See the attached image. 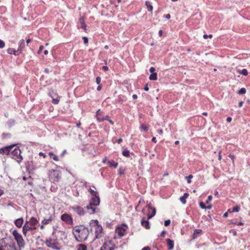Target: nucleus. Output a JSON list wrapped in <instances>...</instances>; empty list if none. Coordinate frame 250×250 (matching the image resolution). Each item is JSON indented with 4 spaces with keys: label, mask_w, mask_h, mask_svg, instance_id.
Masks as SVG:
<instances>
[{
    "label": "nucleus",
    "mask_w": 250,
    "mask_h": 250,
    "mask_svg": "<svg viewBox=\"0 0 250 250\" xmlns=\"http://www.w3.org/2000/svg\"><path fill=\"white\" fill-rule=\"evenodd\" d=\"M16 146L15 144H13L10 146H4L3 147L0 148V154H5V155H9L13 147Z\"/></svg>",
    "instance_id": "10"
},
{
    "label": "nucleus",
    "mask_w": 250,
    "mask_h": 250,
    "mask_svg": "<svg viewBox=\"0 0 250 250\" xmlns=\"http://www.w3.org/2000/svg\"><path fill=\"white\" fill-rule=\"evenodd\" d=\"M93 207H94L93 205L91 204V203L89 202V204L86 206V208L87 210H88L89 209H92Z\"/></svg>",
    "instance_id": "57"
},
{
    "label": "nucleus",
    "mask_w": 250,
    "mask_h": 250,
    "mask_svg": "<svg viewBox=\"0 0 250 250\" xmlns=\"http://www.w3.org/2000/svg\"><path fill=\"white\" fill-rule=\"evenodd\" d=\"M88 190L92 197L99 196V193L97 191H95L91 189L90 188H88Z\"/></svg>",
    "instance_id": "30"
},
{
    "label": "nucleus",
    "mask_w": 250,
    "mask_h": 250,
    "mask_svg": "<svg viewBox=\"0 0 250 250\" xmlns=\"http://www.w3.org/2000/svg\"><path fill=\"white\" fill-rule=\"evenodd\" d=\"M166 241H167V246L168 247V249L169 250H171L173 249V248H174L173 240H172L169 238H167L166 239Z\"/></svg>",
    "instance_id": "20"
},
{
    "label": "nucleus",
    "mask_w": 250,
    "mask_h": 250,
    "mask_svg": "<svg viewBox=\"0 0 250 250\" xmlns=\"http://www.w3.org/2000/svg\"><path fill=\"white\" fill-rule=\"evenodd\" d=\"M27 170L29 173H31L33 170H35L37 168L36 164L33 161V160H29L25 164Z\"/></svg>",
    "instance_id": "9"
},
{
    "label": "nucleus",
    "mask_w": 250,
    "mask_h": 250,
    "mask_svg": "<svg viewBox=\"0 0 250 250\" xmlns=\"http://www.w3.org/2000/svg\"><path fill=\"white\" fill-rule=\"evenodd\" d=\"M45 244L47 247L54 250H60L62 249L61 246H56V244H54V242H52V239L51 238L47 239L45 242Z\"/></svg>",
    "instance_id": "11"
},
{
    "label": "nucleus",
    "mask_w": 250,
    "mask_h": 250,
    "mask_svg": "<svg viewBox=\"0 0 250 250\" xmlns=\"http://www.w3.org/2000/svg\"><path fill=\"white\" fill-rule=\"evenodd\" d=\"M21 53H22V51H21L20 49H19L18 48V49L17 50H15L14 55L15 56H18L20 54H21Z\"/></svg>",
    "instance_id": "48"
},
{
    "label": "nucleus",
    "mask_w": 250,
    "mask_h": 250,
    "mask_svg": "<svg viewBox=\"0 0 250 250\" xmlns=\"http://www.w3.org/2000/svg\"><path fill=\"white\" fill-rule=\"evenodd\" d=\"M142 250H150V248L149 247H145Z\"/></svg>",
    "instance_id": "64"
},
{
    "label": "nucleus",
    "mask_w": 250,
    "mask_h": 250,
    "mask_svg": "<svg viewBox=\"0 0 250 250\" xmlns=\"http://www.w3.org/2000/svg\"><path fill=\"white\" fill-rule=\"evenodd\" d=\"M6 238L0 239V250H9V242H7Z\"/></svg>",
    "instance_id": "12"
},
{
    "label": "nucleus",
    "mask_w": 250,
    "mask_h": 250,
    "mask_svg": "<svg viewBox=\"0 0 250 250\" xmlns=\"http://www.w3.org/2000/svg\"><path fill=\"white\" fill-rule=\"evenodd\" d=\"M105 243H107V245H108L109 246H111L112 245L114 244L113 241L111 240H108L104 241Z\"/></svg>",
    "instance_id": "53"
},
{
    "label": "nucleus",
    "mask_w": 250,
    "mask_h": 250,
    "mask_svg": "<svg viewBox=\"0 0 250 250\" xmlns=\"http://www.w3.org/2000/svg\"><path fill=\"white\" fill-rule=\"evenodd\" d=\"M15 50V49H14V48H9L7 50V52L8 54L14 55V54H15L14 53Z\"/></svg>",
    "instance_id": "43"
},
{
    "label": "nucleus",
    "mask_w": 250,
    "mask_h": 250,
    "mask_svg": "<svg viewBox=\"0 0 250 250\" xmlns=\"http://www.w3.org/2000/svg\"><path fill=\"white\" fill-rule=\"evenodd\" d=\"M49 155L51 158H52L54 160L56 161H58L59 160V158L58 156L55 155L53 152H49Z\"/></svg>",
    "instance_id": "35"
},
{
    "label": "nucleus",
    "mask_w": 250,
    "mask_h": 250,
    "mask_svg": "<svg viewBox=\"0 0 250 250\" xmlns=\"http://www.w3.org/2000/svg\"><path fill=\"white\" fill-rule=\"evenodd\" d=\"M213 37L212 34L207 35V34H204L203 35V38L205 39H207L208 38H212Z\"/></svg>",
    "instance_id": "50"
},
{
    "label": "nucleus",
    "mask_w": 250,
    "mask_h": 250,
    "mask_svg": "<svg viewBox=\"0 0 250 250\" xmlns=\"http://www.w3.org/2000/svg\"><path fill=\"white\" fill-rule=\"evenodd\" d=\"M30 225L34 226L38 223V220L34 217H32L29 220Z\"/></svg>",
    "instance_id": "25"
},
{
    "label": "nucleus",
    "mask_w": 250,
    "mask_h": 250,
    "mask_svg": "<svg viewBox=\"0 0 250 250\" xmlns=\"http://www.w3.org/2000/svg\"><path fill=\"white\" fill-rule=\"evenodd\" d=\"M102 88V85L101 84H98V86L97 88V90L100 91L101 90Z\"/></svg>",
    "instance_id": "63"
},
{
    "label": "nucleus",
    "mask_w": 250,
    "mask_h": 250,
    "mask_svg": "<svg viewBox=\"0 0 250 250\" xmlns=\"http://www.w3.org/2000/svg\"><path fill=\"white\" fill-rule=\"evenodd\" d=\"M246 92V89L245 88H241L237 92L239 95H242L245 94Z\"/></svg>",
    "instance_id": "41"
},
{
    "label": "nucleus",
    "mask_w": 250,
    "mask_h": 250,
    "mask_svg": "<svg viewBox=\"0 0 250 250\" xmlns=\"http://www.w3.org/2000/svg\"><path fill=\"white\" fill-rule=\"evenodd\" d=\"M101 82V78L100 77L98 76L96 78V82L97 84H100Z\"/></svg>",
    "instance_id": "51"
},
{
    "label": "nucleus",
    "mask_w": 250,
    "mask_h": 250,
    "mask_svg": "<svg viewBox=\"0 0 250 250\" xmlns=\"http://www.w3.org/2000/svg\"><path fill=\"white\" fill-rule=\"evenodd\" d=\"M43 48H44L43 46V45H41L40 46L38 52V54H40L42 52V50L43 49Z\"/></svg>",
    "instance_id": "61"
},
{
    "label": "nucleus",
    "mask_w": 250,
    "mask_h": 250,
    "mask_svg": "<svg viewBox=\"0 0 250 250\" xmlns=\"http://www.w3.org/2000/svg\"><path fill=\"white\" fill-rule=\"evenodd\" d=\"M61 177V172L58 170L52 169L49 171V178L52 182H58Z\"/></svg>",
    "instance_id": "6"
},
{
    "label": "nucleus",
    "mask_w": 250,
    "mask_h": 250,
    "mask_svg": "<svg viewBox=\"0 0 250 250\" xmlns=\"http://www.w3.org/2000/svg\"><path fill=\"white\" fill-rule=\"evenodd\" d=\"M88 190L92 197L99 196V193L97 191H95L91 189L90 188H88Z\"/></svg>",
    "instance_id": "29"
},
{
    "label": "nucleus",
    "mask_w": 250,
    "mask_h": 250,
    "mask_svg": "<svg viewBox=\"0 0 250 250\" xmlns=\"http://www.w3.org/2000/svg\"><path fill=\"white\" fill-rule=\"evenodd\" d=\"M72 209L80 216L84 215L85 213L84 209L80 206H73L72 207Z\"/></svg>",
    "instance_id": "13"
},
{
    "label": "nucleus",
    "mask_w": 250,
    "mask_h": 250,
    "mask_svg": "<svg viewBox=\"0 0 250 250\" xmlns=\"http://www.w3.org/2000/svg\"><path fill=\"white\" fill-rule=\"evenodd\" d=\"M52 220H53V217L51 215V216H50V217L48 219H44L42 221V224L43 225L48 224Z\"/></svg>",
    "instance_id": "31"
},
{
    "label": "nucleus",
    "mask_w": 250,
    "mask_h": 250,
    "mask_svg": "<svg viewBox=\"0 0 250 250\" xmlns=\"http://www.w3.org/2000/svg\"><path fill=\"white\" fill-rule=\"evenodd\" d=\"M146 6L148 11H152L153 10V6L151 5V2L149 1H146Z\"/></svg>",
    "instance_id": "32"
},
{
    "label": "nucleus",
    "mask_w": 250,
    "mask_h": 250,
    "mask_svg": "<svg viewBox=\"0 0 250 250\" xmlns=\"http://www.w3.org/2000/svg\"><path fill=\"white\" fill-rule=\"evenodd\" d=\"M230 233H232L233 236H236L237 235V231L234 229H231L229 231Z\"/></svg>",
    "instance_id": "56"
},
{
    "label": "nucleus",
    "mask_w": 250,
    "mask_h": 250,
    "mask_svg": "<svg viewBox=\"0 0 250 250\" xmlns=\"http://www.w3.org/2000/svg\"><path fill=\"white\" fill-rule=\"evenodd\" d=\"M37 227L33 226L27 225L23 226L22 227V232L24 236H26L27 232L30 230H36Z\"/></svg>",
    "instance_id": "14"
},
{
    "label": "nucleus",
    "mask_w": 250,
    "mask_h": 250,
    "mask_svg": "<svg viewBox=\"0 0 250 250\" xmlns=\"http://www.w3.org/2000/svg\"><path fill=\"white\" fill-rule=\"evenodd\" d=\"M79 22L81 24V28L84 31L86 30V25L84 21V18L83 17H82L79 19Z\"/></svg>",
    "instance_id": "21"
},
{
    "label": "nucleus",
    "mask_w": 250,
    "mask_h": 250,
    "mask_svg": "<svg viewBox=\"0 0 250 250\" xmlns=\"http://www.w3.org/2000/svg\"><path fill=\"white\" fill-rule=\"evenodd\" d=\"M128 226L125 223H122L121 225H118L116 226L115 229V232L117 233L120 238L125 236L127 233V229Z\"/></svg>",
    "instance_id": "4"
},
{
    "label": "nucleus",
    "mask_w": 250,
    "mask_h": 250,
    "mask_svg": "<svg viewBox=\"0 0 250 250\" xmlns=\"http://www.w3.org/2000/svg\"><path fill=\"white\" fill-rule=\"evenodd\" d=\"M102 68L103 69L104 71H107L108 70V67L106 65H104L102 67Z\"/></svg>",
    "instance_id": "62"
},
{
    "label": "nucleus",
    "mask_w": 250,
    "mask_h": 250,
    "mask_svg": "<svg viewBox=\"0 0 250 250\" xmlns=\"http://www.w3.org/2000/svg\"><path fill=\"white\" fill-rule=\"evenodd\" d=\"M188 196L189 194L188 193H185L184 195L180 198L181 202L183 204H185L187 202L186 199L188 197Z\"/></svg>",
    "instance_id": "24"
},
{
    "label": "nucleus",
    "mask_w": 250,
    "mask_h": 250,
    "mask_svg": "<svg viewBox=\"0 0 250 250\" xmlns=\"http://www.w3.org/2000/svg\"><path fill=\"white\" fill-rule=\"evenodd\" d=\"M125 169L123 167H120L118 170V174L120 175H124L125 174Z\"/></svg>",
    "instance_id": "42"
},
{
    "label": "nucleus",
    "mask_w": 250,
    "mask_h": 250,
    "mask_svg": "<svg viewBox=\"0 0 250 250\" xmlns=\"http://www.w3.org/2000/svg\"><path fill=\"white\" fill-rule=\"evenodd\" d=\"M61 220L68 225H72L73 224V218L71 215L67 213H63L61 215Z\"/></svg>",
    "instance_id": "8"
},
{
    "label": "nucleus",
    "mask_w": 250,
    "mask_h": 250,
    "mask_svg": "<svg viewBox=\"0 0 250 250\" xmlns=\"http://www.w3.org/2000/svg\"><path fill=\"white\" fill-rule=\"evenodd\" d=\"M15 240L17 242L18 247L20 248L19 250H21L24 248L25 246V242L23 239L22 235L18 232L17 229H15L12 232Z\"/></svg>",
    "instance_id": "3"
},
{
    "label": "nucleus",
    "mask_w": 250,
    "mask_h": 250,
    "mask_svg": "<svg viewBox=\"0 0 250 250\" xmlns=\"http://www.w3.org/2000/svg\"><path fill=\"white\" fill-rule=\"evenodd\" d=\"M16 125V121L14 119H10L6 122L5 125L8 128H11Z\"/></svg>",
    "instance_id": "19"
},
{
    "label": "nucleus",
    "mask_w": 250,
    "mask_h": 250,
    "mask_svg": "<svg viewBox=\"0 0 250 250\" xmlns=\"http://www.w3.org/2000/svg\"><path fill=\"white\" fill-rule=\"evenodd\" d=\"M140 129L141 131H147L148 130L149 127L147 125L142 124L140 126Z\"/></svg>",
    "instance_id": "34"
},
{
    "label": "nucleus",
    "mask_w": 250,
    "mask_h": 250,
    "mask_svg": "<svg viewBox=\"0 0 250 250\" xmlns=\"http://www.w3.org/2000/svg\"><path fill=\"white\" fill-rule=\"evenodd\" d=\"M170 224V220L169 219L167 220L164 222V225L166 227L168 226Z\"/></svg>",
    "instance_id": "52"
},
{
    "label": "nucleus",
    "mask_w": 250,
    "mask_h": 250,
    "mask_svg": "<svg viewBox=\"0 0 250 250\" xmlns=\"http://www.w3.org/2000/svg\"><path fill=\"white\" fill-rule=\"evenodd\" d=\"M5 42L0 39V49L3 48L5 47Z\"/></svg>",
    "instance_id": "49"
},
{
    "label": "nucleus",
    "mask_w": 250,
    "mask_h": 250,
    "mask_svg": "<svg viewBox=\"0 0 250 250\" xmlns=\"http://www.w3.org/2000/svg\"><path fill=\"white\" fill-rule=\"evenodd\" d=\"M122 154L126 157H129L130 156V152L128 149H125L123 151Z\"/></svg>",
    "instance_id": "36"
},
{
    "label": "nucleus",
    "mask_w": 250,
    "mask_h": 250,
    "mask_svg": "<svg viewBox=\"0 0 250 250\" xmlns=\"http://www.w3.org/2000/svg\"><path fill=\"white\" fill-rule=\"evenodd\" d=\"M228 157H229L231 159V160L232 161V163H233L234 159L235 158V156L234 155L230 154L229 155Z\"/></svg>",
    "instance_id": "58"
},
{
    "label": "nucleus",
    "mask_w": 250,
    "mask_h": 250,
    "mask_svg": "<svg viewBox=\"0 0 250 250\" xmlns=\"http://www.w3.org/2000/svg\"><path fill=\"white\" fill-rule=\"evenodd\" d=\"M11 151L12 156L11 157L20 164L22 161L23 158L21 155V152L19 147H16Z\"/></svg>",
    "instance_id": "5"
},
{
    "label": "nucleus",
    "mask_w": 250,
    "mask_h": 250,
    "mask_svg": "<svg viewBox=\"0 0 250 250\" xmlns=\"http://www.w3.org/2000/svg\"><path fill=\"white\" fill-rule=\"evenodd\" d=\"M23 223V219L22 217H21L18 219H17L14 221V224L15 225V226L17 227H18L19 228H20L22 227Z\"/></svg>",
    "instance_id": "16"
},
{
    "label": "nucleus",
    "mask_w": 250,
    "mask_h": 250,
    "mask_svg": "<svg viewBox=\"0 0 250 250\" xmlns=\"http://www.w3.org/2000/svg\"><path fill=\"white\" fill-rule=\"evenodd\" d=\"M89 202L91 204L93 205V206L96 207L98 206L100 203V198L99 196L92 197Z\"/></svg>",
    "instance_id": "15"
},
{
    "label": "nucleus",
    "mask_w": 250,
    "mask_h": 250,
    "mask_svg": "<svg viewBox=\"0 0 250 250\" xmlns=\"http://www.w3.org/2000/svg\"><path fill=\"white\" fill-rule=\"evenodd\" d=\"M192 178H193V175L191 174H190L188 176L186 177V178L187 179V183L188 184H190L191 183V179Z\"/></svg>",
    "instance_id": "44"
},
{
    "label": "nucleus",
    "mask_w": 250,
    "mask_h": 250,
    "mask_svg": "<svg viewBox=\"0 0 250 250\" xmlns=\"http://www.w3.org/2000/svg\"><path fill=\"white\" fill-rule=\"evenodd\" d=\"M167 231L166 230H163L160 235L159 236V237H164L165 236V234L166 233Z\"/></svg>",
    "instance_id": "59"
},
{
    "label": "nucleus",
    "mask_w": 250,
    "mask_h": 250,
    "mask_svg": "<svg viewBox=\"0 0 250 250\" xmlns=\"http://www.w3.org/2000/svg\"><path fill=\"white\" fill-rule=\"evenodd\" d=\"M155 68L154 67H151L150 68H149V72L151 73H155Z\"/></svg>",
    "instance_id": "60"
},
{
    "label": "nucleus",
    "mask_w": 250,
    "mask_h": 250,
    "mask_svg": "<svg viewBox=\"0 0 250 250\" xmlns=\"http://www.w3.org/2000/svg\"><path fill=\"white\" fill-rule=\"evenodd\" d=\"M212 196L211 195H209L208 197V199L207 200H206V204H208L210 203V202L211 201V199H212Z\"/></svg>",
    "instance_id": "54"
},
{
    "label": "nucleus",
    "mask_w": 250,
    "mask_h": 250,
    "mask_svg": "<svg viewBox=\"0 0 250 250\" xmlns=\"http://www.w3.org/2000/svg\"><path fill=\"white\" fill-rule=\"evenodd\" d=\"M56 230V229H54V230L52 232V236H54L55 238H51V239H52V242H56L57 241V237L56 236H55V231Z\"/></svg>",
    "instance_id": "45"
},
{
    "label": "nucleus",
    "mask_w": 250,
    "mask_h": 250,
    "mask_svg": "<svg viewBox=\"0 0 250 250\" xmlns=\"http://www.w3.org/2000/svg\"><path fill=\"white\" fill-rule=\"evenodd\" d=\"M48 95L52 99V103L54 104H59L60 100V97L58 94L52 89L49 90Z\"/></svg>",
    "instance_id": "7"
},
{
    "label": "nucleus",
    "mask_w": 250,
    "mask_h": 250,
    "mask_svg": "<svg viewBox=\"0 0 250 250\" xmlns=\"http://www.w3.org/2000/svg\"><path fill=\"white\" fill-rule=\"evenodd\" d=\"M199 206L202 209H206V206L205 203L202 202L199 203Z\"/></svg>",
    "instance_id": "47"
},
{
    "label": "nucleus",
    "mask_w": 250,
    "mask_h": 250,
    "mask_svg": "<svg viewBox=\"0 0 250 250\" xmlns=\"http://www.w3.org/2000/svg\"><path fill=\"white\" fill-rule=\"evenodd\" d=\"M89 225L91 228L95 227V238H101L103 229L99 223V221L97 220H91L89 222Z\"/></svg>",
    "instance_id": "2"
},
{
    "label": "nucleus",
    "mask_w": 250,
    "mask_h": 250,
    "mask_svg": "<svg viewBox=\"0 0 250 250\" xmlns=\"http://www.w3.org/2000/svg\"><path fill=\"white\" fill-rule=\"evenodd\" d=\"M72 232L77 241L79 242L85 241L89 235V229L83 225L75 226L72 229Z\"/></svg>",
    "instance_id": "1"
},
{
    "label": "nucleus",
    "mask_w": 250,
    "mask_h": 250,
    "mask_svg": "<svg viewBox=\"0 0 250 250\" xmlns=\"http://www.w3.org/2000/svg\"><path fill=\"white\" fill-rule=\"evenodd\" d=\"M83 43L84 44H87L88 42V39L87 37H83Z\"/></svg>",
    "instance_id": "55"
},
{
    "label": "nucleus",
    "mask_w": 250,
    "mask_h": 250,
    "mask_svg": "<svg viewBox=\"0 0 250 250\" xmlns=\"http://www.w3.org/2000/svg\"><path fill=\"white\" fill-rule=\"evenodd\" d=\"M88 213L90 214H94L96 212H97V211H96V208L95 207H92V209H89L88 210Z\"/></svg>",
    "instance_id": "39"
},
{
    "label": "nucleus",
    "mask_w": 250,
    "mask_h": 250,
    "mask_svg": "<svg viewBox=\"0 0 250 250\" xmlns=\"http://www.w3.org/2000/svg\"><path fill=\"white\" fill-rule=\"evenodd\" d=\"M98 112H100V109H99L97 111L96 118H97V120L98 121V122L101 123V122H102L104 121V119H103L104 117H103V116L102 115V114L101 113H98Z\"/></svg>",
    "instance_id": "26"
},
{
    "label": "nucleus",
    "mask_w": 250,
    "mask_h": 250,
    "mask_svg": "<svg viewBox=\"0 0 250 250\" xmlns=\"http://www.w3.org/2000/svg\"><path fill=\"white\" fill-rule=\"evenodd\" d=\"M240 73L245 76H247L248 75V71L246 69L244 68L240 72Z\"/></svg>",
    "instance_id": "40"
},
{
    "label": "nucleus",
    "mask_w": 250,
    "mask_h": 250,
    "mask_svg": "<svg viewBox=\"0 0 250 250\" xmlns=\"http://www.w3.org/2000/svg\"><path fill=\"white\" fill-rule=\"evenodd\" d=\"M152 212L150 213V212H149L148 214H147V219L149 220L151 218H152L153 216H154L156 214V209L155 208H152Z\"/></svg>",
    "instance_id": "28"
},
{
    "label": "nucleus",
    "mask_w": 250,
    "mask_h": 250,
    "mask_svg": "<svg viewBox=\"0 0 250 250\" xmlns=\"http://www.w3.org/2000/svg\"><path fill=\"white\" fill-rule=\"evenodd\" d=\"M240 207L238 206H236V207H235L232 208V211H233V212H237L240 210Z\"/></svg>",
    "instance_id": "46"
},
{
    "label": "nucleus",
    "mask_w": 250,
    "mask_h": 250,
    "mask_svg": "<svg viewBox=\"0 0 250 250\" xmlns=\"http://www.w3.org/2000/svg\"><path fill=\"white\" fill-rule=\"evenodd\" d=\"M141 225L142 226L144 227L146 229H149L150 224L148 220H146L145 218H143L141 220Z\"/></svg>",
    "instance_id": "17"
},
{
    "label": "nucleus",
    "mask_w": 250,
    "mask_h": 250,
    "mask_svg": "<svg viewBox=\"0 0 250 250\" xmlns=\"http://www.w3.org/2000/svg\"><path fill=\"white\" fill-rule=\"evenodd\" d=\"M77 250H87V247L83 244H80Z\"/></svg>",
    "instance_id": "37"
},
{
    "label": "nucleus",
    "mask_w": 250,
    "mask_h": 250,
    "mask_svg": "<svg viewBox=\"0 0 250 250\" xmlns=\"http://www.w3.org/2000/svg\"><path fill=\"white\" fill-rule=\"evenodd\" d=\"M25 46V43L24 40L21 39L19 41L18 49H20L22 52L23 48Z\"/></svg>",
    "instance_id": "23"
},
{
    "label": "nucleus",
    "mask_w": 250,
    "mask_h": 250,
    "mask_svg": "<svg viewBox=\"0 0 250 250\" xmlns=\"http://www.w3.org/2000/svg\"><path fill=\"white\" fill-rule=\"evenodd\" d=\"M157 78V74L156 72L151 73L149 77V80L151 81H156Z\"/></svg>",
    "instance_id": "33"
},
{
    "label": "nucleus",
    "mask_w": 250,
    "mask_h": 250,
    "mask_svg": "<svg viewBox=\"0 0 250 250\" xmlns=\"http://www.w3.org/2000/svg\"><path fill=\"white\" fill-rule=\"evenodd\" d=\"M2 136L3 139L10 138L11 136V134L10 133H3L2 134Z\"/></svg>",
    "instance_id": "38"
},
{
    "label": "nucleus",
    "mask_w": 250,
    "mask_h": 250,
    "mask_svg": "<svg viewBox=\"0 0 250 250\" xmlns=\"http://www.w3.org/2000/svg\"><path fill=\"white\" fill-rule=\"evenodd\" d=\"M107 164L110 167H113L114 168H117L118 166V163L117 162H115L113 160H108L107 161Z\"/></svg>",
    "instance_id": "22"
},
{
    "label": "nucleus",
    "mask_w": 250,
    "mask_h": 250,
    "mask_svg": "<svg viewBox=\"0 0 250 250\" xmlns=\"http://www.w3.org/2000/svg\"><path fill=\"white\" fill-rule=\"evenodd\" d=\"M100 250H113L112 248H110V246L107 245V243L104 242L102 246L101 247Z\"/></svg>",
    "instance_id": "27"
},
{
    "label": "nucleus",
    "mask_w": 250,
    "mask_h": 250,
    "mask_svg": "<svg viewBox=\"0 0 250 250\" xmlns=\"http://www.w3.org/2000/svg\"><path fill=\"white\" fill-rule=\"evenodd\" d=\"M202 232V230L201 229H195L193 233L191 235L192 240L196 239L198 237V235L200 234Z\"/></svg>",
    "instance_id": "18"
}]
</instances>
